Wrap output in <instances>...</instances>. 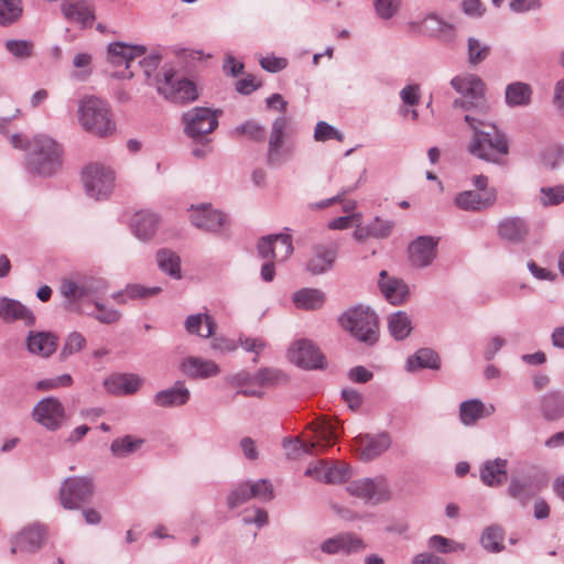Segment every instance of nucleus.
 I'll list each match as a JSON object with an SVG mask.
<instances>
[{"label": "nucleus", "mask_w": 564, "mask_h": 564, "mask_svg": "<svg viewBox=\"0 0 564 564\" xmlns=\"http://www.w3.org/2000/svg\"><path fill=\"white\" fill-rule=\"evenodd\" d=\"M485 118L486 116L465 115L464 120L474 132L468 151L480 160L500 163L501 159L509 153L507 137L496 124L487 122Z\"/></svg>", "instance_id": "1"}, {"label": "nucleus", "mask_w": 564, "mask_h": 564, "mask_svg": "<svg viewBox=\"0 0 564 564\" xmlns=\"http://www.w3.org/2000/svg\"><path fill=\"white\" fill-rule=\"evenodd\" d=\"M26 170L39 176H51L62 165V149L47 135H36L25 158Z\"/></svg>", "instance_id": "2"}, {"label": "nucleus", "mask_w": 564, "mask_h": 564, "mask_svg": "<svg viewBox=\"0 0 564 564\" xmlns=\"http://www.w3.org/2000/svg\"><path fill=\"white\" fill-rule=\"evenodd\" d=\"M451 86L462 96L453 101L454 108L474 116H487L489 106L485 98V83L478 75H457L452 78Z\"/></svg>", "instance_id": "3"}, {"label": "nucleus", "mask_w": 564, "mask_h": 564, "mask_svg": "<svg viewBox=\"0 0 564 564\" xmlns=\"http://www.w3.org/2000/svg\"><path fill=\"white\" fill-rule=\"evenodd\" d=\"M79 122L89 133L99 138L111 135L116 131V123L110 106L97 97H88L80 101Z\"/></svg>", "instance_id": "4"}, {"label": "nucleus", "mask_w": 564, "mask_h": 564, "mask_svg": "<svg viewBox=\"0 0 564 564\" xmlns=\"http://www.w3.org/2000/svg\"><path fill=\"white\" fill-rule=\"evenodd\" d=\"M341 326L360 343L372 346L379 339L378 317L373 311L357 305L339 317Z\"/></svg>", "instance_id": "5"}, {"label": "nucleus", "mask_w": 564, "mask_h": 564, "mask_svg": "<svg viewBox=\"0 0 564 564\" xmlns=\"http://www.w3.org/2000/svg\"><path fill=\"white\" fill-rule=\"evenodd\" d=\"M311 427L316 434V442H305L299 436L295 438L285 437L283 440L282 446L290 459H297L303 455H313L317 448L324 449L333 445L337 438L336 426L328 419L319 420L316 425L312 423Z\"/></svg>", "instance_id": "6"}, {"label": "nucleus", "mask_w": 564, "mask_h": 564, "mask_svg": "<svg viewBox=\"0 0 564 564\" xmlns=\"http://www.w3.org/2000/svg\"><path fill=\"white\" fill-rule=\"evenodd\" d=\"M346 490L350 496L371 506L388 502L392 498L389 481L383 476L352 480L348 482Z\"/></svg>", "instance_id": "7"}, {"label": "nucleus", "mask_w": 564, "mask_h": 564, "mask_svg": "<svg viewBox=\"0 0 564 564\" xmlns=\"http://www.w3.org/2000/svg\"><path fill=\"white\" fill-rule=\"evenodd\" d=\"M162 76V78H156V85L159 94L163 95L165 99L185 104L198 97L195 84L186 78L176 79L173 68L163 67Z\"/></svg>", "instance_id": "8"}, {"label": "nucleus", "mask_w": 564, "mask_h": 564, "mask_svg": "<svg viewBox=\"0 0 564 564\" xmlns=\"http://www.w3.org/2000/svg\"><path fill=\"white\" fill-rule=\"evenodd\" d=\"M83 182L87 195L95 199L107 198L115 186V174L109 167L95 163L83 171Z\"/></svg>", "instance_id": "9"}, {"label": "nucleus", "mask_w": 564, "mask_h": 564, "mask_svg": "<svg viewBox=\"0 0 564 564\" xmlns=\"http://www.w3.org/2000/svg\"><path fill=\"white\" fill-rule=\"evenodd\" d=\"M221 112V110H213L207 107L189 109L182 117L185 133L193 139H197L213 132L218 127V116Z\"/></svg>", "instance_id": "10"}, {"label": "nucleus", "mask_w": 564, "mask_h": 564, "mask_svg": "<svg viewBox=\"0 0 564 564\" xmlns=\"http://www.w3.org/2000/svg\"><path fill=\"white\" fill-rule=\"evenodd\" d=\"M31 416L34 422L51 432L59 430L67 419L63 403L54 397L40 400L33 406Z\"/></svg>", "instance_id": "11"}, {"label": "nucleus", "mask_w": 564, "mask_h": 564, "mask_svg": "<svg viewBox=\"0 0 564 564\" xmlns=\"http://www.w3.org/2000/svg\"><path fill=\"white\" fill-rule=\"evenodd\" d=\"M93 481L87 477H69L59 489V501L63 508L75 510L89 500L93 495Z\"/></svg>", "instance_id": "12"}, {"label": "nucleus", "mask_w": 564, "mask_h": 564, "mask_svg": "<svg viewBox=\"0 0 564 564\" xmlns=\"http://www.w3.org/2000/svg\"><path fill=\"white\" fill-rule=\"evenodd\" d=\"M147 47L143 45H129L123 42H113L108 45L107 61L113 66H126V69L116 74L118 78L131 79L134 73L130 70L135 58L143 56Z\"/></svg>", "instance_id": "13"}, {"label": "nucleus", "mask_w": 564, "mask_h": 564, "mask_svg": "<svg viewBox=\"0 0 564 564\" xmlns=\"http://www.w3.org/2000/svg\"><path fill=\"white\" fill-rule=\"evenodd\" d=\"M291 360L304 369H322L325 358L319 349L308 339L296 341L290 350Z\"/></svg>", "instance_id": "14"}, {"label": "nucleus", "mask_w": 564, "mask_h": 564, "mask_svg": "<svg viewBox=\"0 0 564 564\" xmlns=\"http://www.w3.org/2000/svg\"><path fill=\"white\" fill-rule=\"evenodd\" d=\"M438 239L431 236H420L409 246V259L415 268H426L436 258Z\"/></svg>", "instance_id": "15"}, {"label": "nucleus", "mask_w": 564, "mask_h": 564, "mask_svg": "<svg viewBox=\"0 0 564 564\" xmlns=\"http://www.w3.org/2000/svg\"><path fill=\"white\" fill-rule=\"evenodd\" d=\"M0 319L4 323L22 322L25 327L35 325L36 318L31 308L15 299L0 297Z\"/></svg>", "instance_id": "16"}, {"label": "nucleus", "mask_w": 564, "mask_h": 564, "mask_svg": "<svg viewBox=\"0 0 564 564\" xmlns=\"http://www.w3.org/2000/svg\"><path fill=\"white\" fill-rule=\"evenodd\" d=\"M367 547L365 541L355 533H339L333 538L326 539L322 545V552L326 554H337L344 552L346 554L358 553Z\"/></svg>", "instance_id": "17"}, {"label": "nucleus", "mask_w": 564, "mask_h": 564, "mask_svg": "<svg viewBox=\"0 0 564 564\" xmlns=\"http://www.w3.org/2000/svg\"><path fill=\"white\" fill-rule=\"evenodd\" d=\"M495 200L496 191L492 188L484 193L465 191L456 195L455 205L466 212H480L492 206Z\"/></svg>", "instance_id": "18"}, {"label": "nucleus", "mask_w": 564, "mask_h": 564, "mask_svg": "<svg viewBox=\"0 0 564 564\" xmlns=\"http://www.w3.org/2000/svg\"><path fill=\"white\" fill-rule=\"evenodd\" d=\"M191 223L198 229L215 232L225 223V215L209 205L192 206Z\"/></svg>", "instance_id": "19"}, {"label": "nucleus", "mask_w": 564, "mask_h": 564, "mask_svg": "<svg viewBox=\"0 0 564 564\" xmlns=\"http://www.w3.org/2000/svg\"><path fill=\"white\" fill-rule=\"evenodd\" d=\"M180 370L191 379H206L220 372L215 361L194 356L185 358L180 365Z\"/></svg>", "instance_id": "20"}, {"label": "nucleus", "mask_w": 564, "mask_h": 564, "mask_svg": "<svg viewBox=\"0 0 564 564\" xmlns=\"http://www.w3.org/2000/svg\"><path fill=\"white\" fill-rule=\"evenodd\" d=\"M357 442L360 449L361 458L371 460L384 453L391 445V438L387 432L376 435H359Z\"/></svg>", "instance_id": "21"}, {"label": "nucleus", "mask_w": 564, "mask_h": 564, "mask_svg": "<svg viewBox=\"0 0 564 564\" xmlns=\"http://www.w3.org/2000/svg\"><path fill=\"white\" fill-rule=\"evenodd\" d=\"M539 490L538 484L531 477L513 476L508 485L507 494L518 501L521 507H527Z\"/></svg>", "instance_id": "22"}, {"label": "nucleus", "mask_w": 564, "mask_h": 564, "mask_svg": "<svg viewBox=\"0 0 564 564\" xmlns=\"http://www.w3.org/2000/svg\"><path fill=\"white\" fill-rule=\"evenodd\" d=\"M337 252L327 246H315L306 263V269L312 275H321L330 270L336 261Z\"/></svg>", "instance_id": "23"}, {"label": "nucleus", "mask_w": 564, "mask_h": 564, "mask_svg": "<svg viewBox=\"0 0 564 564\" xmlns=\"http://www.w3.org/2000/svg\"><path fill=\"white\" fill-rule=\"evenodd\" d=\"M62 12L68 21L83 26L91 25L95 20L94 7L88 0H64Z\"/></svg>", "instance_id": "24"}, {"label": "nucleus", "mask_w": 564, "mask_h": 564, "mask_svg": "<svg viewBox=\"0 0 564 564\" xmlns=\"http://www.w3.org/2000/svg\"><path fill=\"white\" fill-rule=\"evenodd\" d=\"M44 540V530L42 525L33 524L21 531L12 542L11 553L21 552H35L37 551Z\"/></svg>", "instance_id": "25"}, {"label": "nucleus", "mask_w": 564, "mask_h": 564, "mask_svg": "<svg viewBox=\"0 0 564 564\" xmlns=\"http://www.w3.org/2000/svg\"><path fill=\"white\" fill-rule=\"evenodd\" d=\"M142 379L134 373H115L104 381L105 389L116 395L133 394L141 387Z\"/></svg>", "instance_id": "26"}, {"label": "nucleus", "mask_w": 564, "mask_h": 564, "mask_svg": "<svg viewBox=\"0 0 564 564\" xmlns=\"http://www.w3.org/2000/svg\"><path fill=\"white\" fill-rule=\"evenodd\" d=\"M189 398L191 392L184 381H176L173 387L158 391L153 397V402L160 408L182 406L188 402Z\"/></svg>", "instance_id": "27"}, {"label": "nucleus", "mask_w": 564, "mask_h": 564, "mask_svg": "<svg viewBox=\"0 0 564 564\" xmlns=\"http://www.w3.org/2000/svg\"><path fill=\"white\" fill-rule=\"evenodd\" d=\"M289 118L285 116L278 117L271 128L268 143V162L269 164L281 163V149L284 143L285 130L289 126Z\"/></svg>", "instance_id": "28"}, {"label": "nucleus", "mask_w": 564, "mask_h": 564, "mask_svg": "<svg viewBox=\"0 0 564 564\" xmlns=\"http://www.w3.org/2000/svg\"><path fill=\"white\" fill-rule=\"evenodd\" d=\"M508 462L502 458L488 459L482 463L479 477L488 487H498L507 480Z\"/></svg>", "instance_id": "29"}, {"label": "nucleus", "mask_w": 564, "mask_h": 564, "mask_svg": "<svg viewBox=\"0 0 564 564\" xmlns=\"http://www.w3.org/2000/svg\"><path fill=\"white\" fill-rule=\"evenodd\" d=\"M57 347V337L51 332H29L26 348L29 352L50 357Z\"/></svg>", "instance_id": "30"}, {"label": "nucleus", "mask_w": 564, "mask_h": 564, "mask_svg": "<svg viewBox=\"0 0 564 564\" xmlns=\"http://www.w3.org/2000/svg\"><path fill=\"white\" fill-rule=\"evenodd\" d=\"M159 216L155 213L141 210L134 214L131 228L137 238L142 241L150 240L156 232Z\"/></svg>", "instance_id": "31"}, {"label": "nucleus", "mask_w": 564, "mask_h": 564, "mask_svg": "<svg viewBox=\"0 0 564 564\" xmlns=\"http://www.w3.org/2000/svg\"><path fill=\"white\" fill-rule=\"evenodd\" d=\"M494 412V405L487 408L479 399L466 400L459 404V420L466 426L476 424L478 420L487 417Z\"/></svg>", "instance_id": "32"}, {"label": "nucleus", "mask_w": 564, "mask_h": 564, "mask_svg": "<svg viewBox=\"0 0 564 564\" xmlns=\"http://www.w3.org/2000/svg\"><path fill=\"white\" fill-rule=\"evenodd\" d=\"M59 293L65 299L67 307L76 306V311H79V302L89 299L83 276L64 279L59 285Z\"/></svg>", "instance_id": "33"}, {"label": "nucleus", "mask_w": 564, "mask_h": 564, "mask_svg": "<svg viewBox=\"0 0 564 564\" xmlns=\"http://www.w3.org/2000/svg\"><path fill=\"white\" fill-rule=\"evenodd\" d=\"M379 276V286L384 297L392 304L402 303L409 293L408 285L400 279L390 278L387 271H381Z\"/></svg>", "instance_id": "34"}, {"label": "nucleus", "mask_w": 564, "mask_h": 564, "mask_svg": "<svg viewBox=\"0 0 564 564\" xmlns=\"http://www.w3.org/2000/svg\"><path fill=\"white\" fill-rule=\"evenodd\" d=\"M533 89L524 82H512L506 86L505 101L508 107H527L532 101Z\"/></svg>", "instance_id": "35"}, {"label": "nucleus", "mask_w": 564, "mask_h": 564, "mask_svg": "<svg viewBox=\"0 0 564 564\" xmlns=\"http://www.w3.org/2000/svg\"><path fill=\"white\" fill-rule=\"evenodd\" d=\"M427 34L434 37H442L448 41L455 39V25L435 12H430L422 21Z\"/></svg>", "instance_id": "36"}, {"label": "nucleus", "mask_w": 564, "mask_h": 564, "mask_svg": "<svg viewBox=\"0 0 564 564\" xmlns=\"http://www.w3.org/2000/svg\"><path fill=\"white\" fill-rule=\"evenodd\" d=\"M325 293L319 289L304 288L296 291L292 300L297 308L314 311L321 308L325 303Z\"/></svg>", "instance_id": "37"}, {"label": "nucleus", "mask_w": 564, "mask_h": 564, "mask_svg": "<svg viewBox=\"0 0 564 564\" xmlns=\"http://www.w3.org/2000/svg\"><path fill=\"white\" fill-rule=\"evenodd\" d=\"M185 329L189 334L199 335L204 338L213 337L216 330L214 318L205 313H197L186 317Z\"/></svg>", "instance_id": "38"}, {"label": "nucleus", "mask_w": 564, "mask_h": 564, "mask_svg": "<svg viewBox=\"0 0 564 564\" xmlns=\"http://www.w3.org/2000/svg\"><path fill=\"white\" fill-rule=\"evenodd\" d=\"M498 234L505 240L520 242L527 237L528 226L520 217L505 218L499 224Z\"/></svg>", "instance_id": "39"}, {"label": "nucleus", "mask_w": 564, "mask_h": 564, "mask_svg": "<svg viewBox=\"0 0 564 564\" xmlns=\"http://www.w3.org/2000/svg\"><path fill=\"white\" fill-rule=\"evenodd\" d=\"M441 367L440 356L431 348H421L406 360V370L415 371L417 369L429 368L437 370Z\"/></svg>", "instance_id": "40"}, {"label": "nucleus", "mask_w": 564, "mask_h": 564, "mask_svg": "<svg viewBox=\"0 0 564 564\" xmlns=\"http://www.w3.org/2000/svg\"><path fill=\"white\" fill-rule=\"evenodd\" d=\"M162 292L161 286L147 288L138 283L128 284L122 291L116 292L111 297L119 304L126 303L127 299L142 300L158 295Z\"/></svg>", "instance_id": "41"}, {"label": "nucleus", "mask_w": 564, "mask_h": 564, "mask_svg": "<svg viewBox=\"0 0 564 564\" xmlns=\"http://www.w3.org/2000/svg\"><path fill=\"white\" fill-rule=\"evenodd\" d=\"M541 410L549 421L564 417V393L552 391L542 397Z\"/></svg>", "instance_id": "42"}, {"label": "nucleus", "mask_w": 564, "mask_h": 564, "mask_svg": "<svg viewBox=\"0 0 564 564\" xmlns=\"http://www.w3.org/2000/svg\"><path fill=\"white\" fill-rule=\"evenodd\" d=\"M388 329L395 340L406 338L412 330L410 316L403 311L390 314L388 316Z\"/></svg>", "instance_id": "43"}, {"label": "nucleus", "mask_w": 564, "mask_h": 564, "mask_svg": "<svg viewBox=\"0 0 564 564\" xmlns=\"http://www.w3.org/2000/svg\"><path fill=\"white\" fill-rule=\"evenodd\" d=\"M155 258L162 272L176 280L182 278L181 259L174 251L170 249H160L156 252Z\"/></svg>", "instance_id": "44"}, {"label": "nucleus", "mask_w": 564, "mask_h": 564, "mask_svg": "<svg viewBox=\"0 0 564 564\" xmlns=\"http://www.w3.org/2000/svg\"><path fill=\"white\" fill-rule=\"evenodd\" d=\"M143 443L144 441L142 438L126 435L123 437L116 438L110 445V451L115 457L122 458L135 453Z\"/></svg>", "instance_id": "45"}, {"label": "nucleus", "mask_w": 564, "mask_h": 564, "mask_svg": "<svg viewBox=\"0 0 564 564\" xmlns=\"http://www.w3.org/2000/svg\"><path fill=\"white\" fill-rule=\"evenodd\" d=\"M22 11L21 0H0V25L14 23Z\"/></svg>", "instance_id": "46"}, {"label": "nucleus", "mask_w": 564, "mask_h": 564, "mask_svg": "<svg viewBox=\"0 0 564 564\" xmlns=\"http://www.w3.org/2000/svg\"><path fill=\"white\" fill-rule=\"evenodd\" d=\"M481 545L489 552H500L503 547V531L500 527L487 528L480 539Z\"/></svg>", "instance_id": "47"}, {"label": "nucleus", "mask_w": 564, "mask_h": 564, "mask_svg": "<svg viewBox=\"0 0 564 564\" xmlns=\"http://www.w3.org/2000/svg\"><path fill=\"white\" fill-rule=\"evenodd\" d=\"M468 63L478 65L484 62L490 54V46L481 43L478 39L470 36L467 39Z\"/></svg>", "instance_id": "48"}, {"label": "nucleus", "mask_w": 564, "mask_h": 564, "mask_svg": "<svg viewBox=\"0 0 564 564\" xmlns=\"http://www.w3.org/2000/svg\"><path fill=\"white\" fill-rule=\"evenodd\" d=\"M7 51L18 59H26L33 55L34 44L28 40H8Z\"/></svg>", "instance_id": "49"}, {"label": "nucleus", "mask_w": 564, "mask_h": 564, "mask_svg": "<svg viewBox=\"0 0 564 564\" xmlns=\"http://www.w3.org/2000/svg\"><path fill=\"white\" fill-rule=\"evenodd\" d=\"M249 481L238 484L228 495L227 506L229 509H235L252 498Z\"/></svg>", "instance_id": "50"}, {"label": "nucleus", "mask_w": 564, "mask_h": 564, "mask_svg": "<svg viewBox=\"0 0 564 564\" xmlns=\"http://www.w3.org/2000/svg\"><path fill=\"white\" fill-rule=\"evenodd\" d=\"M332 139L343 141L344 134L326 121H318L314 130V140L325 142Z\"/></svg>", "instance_id": "51"}, {"label": "nucleus", "mask_w": 564, "mask_h": 564, "mask_svg": "<svg viewBox=\"0 0 564 564\" xmlns=\"http://www.w3.org/2000/svg\"><path fill=\"white\" fill-rule=\"evenodd\" d=\"M86 346L85 337L78 332H72L61 350V358L66 359L70 355L80 351Z\"/></svg>", "instance_id": "52"}, {"label": "nucleus", "mask_w": 564, "mask_h": 564, "mask_svg": "<svg viewBox=\"0 0 564 564\" xmlns=\"http://www.w3.org/2000/svg\"><path fill=\"white\" fill-rule=\"evenodd\" d=\"M275 248V260L285 261L293 252L292 238L290 235H273Z\"/></svg>", "instance_id": "53"}, {"label": "nucleus", "mask_w": 564, "mask_h": 564, "mask_svg": "<svg viewBox=\"0 0 564 564\" xmlns=\"http://www.w3.org/2000/svg\"><path fill=\"white\" fill-rule=\"evenodd\" d=\"M284 379L285 375L281 370L273 368H261L254 375V382L262 387L274 386Z\"/></svg>", "instance_id": "54"}, {"label": "nucleus", "mask_w": 564, "mask_h": 564, "mask_svg": "<svg viewBox=\"0 0 564 564\" xmlns=\"http://www.w3.org/2000/svg\"><path fill=\"white\" fill-rule=\"evenodd\" d=\"M427 546L431 550L443 554H448L460 549L459 544H457L454 540L438 534L432 535L429 539Z\"/></svg>", "instance_id": "55"}, {"label": "nucleus", "mask_w": 564, "mask_h": 564, "mask_svg": "<svg viewBox=\"0 0 564 564\" xmlns=\"http://www.w3.org/2000/svg\"><path fill=\"white\" fill-rule=\"evenodd\" d=\"M236 132L253 141H262L265 135V128L257 121L249 120L237 127Z\"/></svg>", "instance_id": "56"}, {"label": "nucleus", "mask_w": 564, "mask_h": 564, "mask_svg": "<svg viewBox=\"0 0 564 564\" xmlns=\"http://www.w3.org/2000/svg\"><path fill=\"white\" fill-rule=\"evenodd\" d=\"M541 202L544 206L558 205L564 202V185L541 188Z\"/></svg>", "instance_id": "57"}, {"label": "nucleus", "mask_w": 564, "mask_h": 564, "mask_svg": "<svg viewBox=\"0 0 564 564\" xmlns=\"http://www.w3.org/2000/svg\"><path fill=\"white\" fill-rule=\"evenodd\" d=\"M250 492L252 498L261 499L263 501H270L273 499V487L267 479H259L254 482H249Z\"/></svg>", "instance_id": "58"}, {"label": "nucleus", "mask_w": 564, "mask_h": 564, "mask_svg": "<svg viewBox=\"0 0 564 564\" xmlns=\"http://www.w3.org/2000/svg\"><path fill=\"white\" fill-rule=\"evenodd\" d=\"M401 0H373L376 13L383 20L391 19L399 10Z\"/></svg>", "instance_id": "59"}, {"label": "nucleus", "mask_w": 564, "mask_h": 564, "mask_svg": "<svg viewBox=\"0 0 564 564\" xmlns=\"http://www.w3.org/2000/svg\"><path fill=\"white\" fill-rule=\"evenodd\" d=\"M369 226H370L371 232H373L372 238L383 239V238H387L391 234V231L394 227V223L392 220L382 219L377 216L369 224Z\"/></svg>", "instance_id": "60"}, {"label": "nucleus", "mask_w": 564, "mask_h": 564, "mask_svg": "<svg viewBox=\"0 0 564 564\" xmlns=\"http://www.w3.org/2000/svg\"><path fill=\"white\" fill-rule=\"evenodd\" d=\"M325 484H340L349 479L350 469L348 466H329L325 474Z\"/></svg>", "instance_id": "61"}, {"label": "nucleus", "mask_w": 564, "mask_h": 564, "mask_svg": "<svg viewBox=\"0 0 564 564\" xmlns=\"http://www.w3.org/2000/svg\"><path fill=\"white\" fill-rule=\"evenodd\" d=\"M86 284V291L90 297H98L108 290V282L101 278L83 276Z\"/></svg>", "instance_id": "62"}, {"label": "nucleus", "mask_w": 564, "mask_h": 564, "mask_svg": "<svg viewBox=\"0 0 564 564\" xmlns=\"http://www.w3.org/2000/svg\"><path fill=\"white\" fill-rule=\"evenodd\" d=\"M258 254L264 260H275V248L273 235L262 237L258 242Z\"/></svg>", "instance_id": "63"}, {"label": "nucleus", "mask_w": 564, "mask_h": 564, "mask_svg": "<svg viewBox=\"0 0 564 564\" xmlns=\"http://www.w3.org/2000/svg\"><path fill=\"white\" fill-rule=\"evenodd\" d=\"M460 9L469 18L479 19L486 12V7L480 0H463Z\"/></svg>", "instance_id": "64"}]
</instances>
